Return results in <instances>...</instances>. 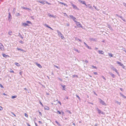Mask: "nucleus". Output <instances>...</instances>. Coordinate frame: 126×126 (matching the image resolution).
I'll return each instance as SVG.
<instances>
[{
  "instance_id": "1",
  "label": "nucleus",
  "mask_w": 126,
  "mask_h": 126,
  "mask_svg": "<svg viewBox=\"0 0 126 126\" xmlns=\"http://www.w3.org/2000/svg\"><path fill=\"white\" fill-rule=\"evenodd\" d=\"M110 67L111 69L114 71H115L118 75L119 74V73L118 72V70L113 66L111 65L110 66Z\"/></svg>"
},
{
  "instance_id": "2",
  "label": "nucleus",
  "mask_w": 126,
  "mask_h": 126,
  "mask_svg": "<svg viewBox=\"0 0 126 126\" xmlns=\"http://www.w3.org/2000/svg\"><path fill=\"white\" fill-rule=\"evenodd\" d=\"M57 32L58 33V35L59 36H60L62 39H63L64 38V37L62 33L58 30H57Z\"/></svg>"
},
{
  "instance_id": "3",
  "label": "nucleus",
  "mask_w": 126,
  "mask_h": 126,
  "mask_svg": "<svg viewBox=\"0 0 126 126\" xmlns=\"http://www.w3.org/2000/svg\"><path fill=\"white\" fill-rule=\"evenodd\" d=\"M98 99L99 100V102L101 104L103 105H106V103H105L104 101L100 98H99Z\"/></svg>"
},
{
  "instance_id": "4",
  "label": "nucleus",
  "mask_w": 126,
  "mask_h": 126,
  "mask_svg": "<svg viewBox=\"0 0 126 126\" xmlns=\"http://www.w3.org/2000/svg\"><path fill=\"white\" fill-rule=\"evenodd\" d=\"M0 49L2 51H3L4 50V47L0 43Z\"/></svg>"
},
{
  "instance_id": "5",
  "label": "nucleus",
  "mask_w": 126,
  "mask_h": 126,
  "mask_svg": "<svg viewBox=\"0 0 126 126\" xmlns=\"http://www.w3.org/2000/svg\"><path fill=\"white\" fill-rule=\"evenodd\" d=\"M75 22H76L77 25L78 26L80 27H82V26L81 24H80L79 22H78L77 21H75Z\"/></svg>"
},
{
  "instance_id": "6",
  "label": "nucleus",
  "mask_w": 126,
  "mask_h": 126,
  "mask_svg": "<svg viewBox=\"0 0 126 126\" xmlns=\"http://www.w3.org/2000/svg\"><path fill=\"white\" fill-rule=\"evenodd\" d=\"M8 20L9 22L11 21V19L12 18V16L10 12L8 13Z\"/></svg>"
},
{
  "instance_id": "7",
  "label": "nucleus",
  "mask_w": 126,
  "mask_h": 126,
  "mask_svg": "<svg viewBox=\"0 0 126 126\" xmlns=\"http://www.w3.org/2000/svg\"><path fill=\"white\" fill-rule=\"evenodd\" d=\"M86 6V7H88L90 9L92 10H93V8L92 7V6L90 5V4H88L87 5L86 4V5H85Z\"/></svg>"
},
{
  "instance_id": "8",
  "label": "nucleus",
  "mask_w": 126,
  "mask_h": 126,
  "mask_svg": "<svg viewBox=\"0 0 126 126\" xmlns=\"http://www.w3.org/2000/svg\"><path fill=\"white\" fill-rule=\"evenodd\" d=\"M89 40L91 41L96 42L97 40V39L96 38H90Z\"/></svg>"
},
{
  "instance_id": "9",
  "label": "nucleus",
  "mask_w": 126,
  "mask_h": 126,
  "mask_svg": "<svg viewBox=\"0 0 126 126\" xmlns=\"http://www.w3.org/2000/svg\"><path fill=\"white\" fill-rule=\"evenodd\" d=\"M69 16L70 18L73 19V20H74L75 22V21H76L75 20V19H76V18L74 16L72 15H70Z\"/></svg>"
},
{
  "instance_id": "10",
  "label": "nucleus",
  "mask_w": 126,
  "mask_h": 126,
  "mask_svg": "<svg viewBox=\"0 0 126 126\" xmlns=\"http://www.w3.org/2000/svg\"><path fill=\"white\" fill-rule=\"evenodd\" d=\"M97 110L98 111V114H100L101 113L102 114H103V112H101V110L98 108H97Z\"/></svg>"
},
{
  "instance_id": "11",
  "label": "nucleus",
  "mask_w": 126,
  "mask_h": 126,
  "mask_svg": "<svg viewBox=\"0 0 126 126\" xmlns=\"http://www.w3.org/2000/svg\"><path fill=\"white\" fill-rule=\"evenodd\" d=\"M79 2L81 3L84 4L85 5H86V4L85 3V1H82L81 0H78Z\"/></svg>"
},
{
  "instance_id": "12",
  "label": "nucleus",
  "mask_w": 126,
  "mask_h": 126,
  "mask_svg": "<svg viewBox=\"0 0 126 126\" xmlns=\"http://www.w3.org/2000/svg\"><path fill=\"white\" fill-rule=\"evenodd\" d=\"M21 8H22V9H24L27 10H30L31 11H32L31 9H30V8H28L26 7H21Z\"/></svg>"
},
{
  "instance_id": "13",
  "label": "nucleus",
  "mask_w": 126,
  "mask_h": 126,
  "mask_svg": "<svg viewBox=\"0 0 126 126\" xmlns=\"http://www.w3.org/2000/svg\"><path fill=\"white\" fill-rule=\"evenodd\" d=\"M45 1H46V0H43V1L38 0V1H37L38 2L44 5L45 4Z\"/></svg>"
},
{
  "instance_id": "14",
  "label": "nucleus",
  "mask_w": 126,
  "mask_h": 126,
  "mask_svg": "<svg viewBox=\"0 0 126 126\" xmlns=\"http://www.w3.org/2000/svg\"><path fill=\"white\" fill-rule=\"evenodd\" d=\"M47 15L49 17H53L54 18H55L56 17V16H54L53 15H51L50 13L48 14H47Z\"/></svg>"
},
{
  "instance_id": "15",
  "label": "nucleus",
  "mask_w": 126,
  "mask_h": 126,
  "mask_svg": "<svg viewBox=\"0 0 126 126\" xmlns=\"http://www.w3.org/2000/svg\"><path fill=\"white\" fill-rule=\"evenodd\" d=\"M72 5L73 6V8H74L75 9H78L77 7L73 4H72Z\"/></svg>"
},
{
  "instance_id": "16",
  "label": "nucleus",
  "mask_w": 126,
  "mask_h": 126,
  "mask_svg": "<svg viewBox=\"0 0 126 126\" xmlns=\"http://www.w3.org/2000/svg\"><path fill=\"white\" fill-rule=\"evenodd\" d=\"M98 52L100 54H103L104 53V52L102 50H98Z\"/></svg>"
},
{
  "instance_id": "17",
  "label": "nucleus",
  "mask_w": 126,
  "mask_h": 126,
  "mask_svg": "<svg viewBox=\"0 0 126 126\" xmlns=\"http://www.w3.org/2000/svg\"><path fill=\"white\" fill-rule=\"evenodd\" d=\"M35 64L39 67L40 68H42V66L40 64H38L37 63H36Z\"/></svg>"
},
{
  "instance_id": "18",
  "label": "nucleus",
  "mask_w": 126,
  "mask_h": 126,
  "mask_svg": "<svg viewBox=\"0 0 126 126\" xmlns=\"http://www.w3.org/2000/svg\"><path fill=\"white\" fill-rule=\"evenodd\" d=\"M22 25L24 26H28L29 25L27 23H23L22 24Z\"/></svg>"
},
{
  "instance_id": "19",
  "label": "nucleus",
  "mask_w": 126,
  "mask_h": 126,
  "mask_svg": "<svg viewBox=\"0 0 126 126\" xmlns=\"http://www.w3.org/2000/svg\"><path fill=\"white\" fill-rule=\"evenodd\" d=\"M44 109L45 110H48L49 109V108L47 106H45L44 107Z\"/></svg>"
},
{
  "instance_id": "20",
  "label": "nucleus",
  "mask_w": 126,
  "mask_h": 126,
  "mask_svg": "<svg viewBox=\"0 0 126 126\" xmlns=\"http://www.w3.org/2000/svg\"><path fill=\"white\" fill-rule=\"evenodd\" d=\"M3 56L5 58H6L7 57H9V56L7 55L6 54H2Z\"/></svg>"
},
{
  "instance_id": "21",
  "label": "nucleus",
  "mask_w": 126,
  "mask_h": 126,
  "mask_svg": "<svg viewBox=\"0 0 126 126\" xmlns=\"http://www.w3.org/2000/svg\"><path fill=\"white\" fill-rule=\"evenodd\" d=\"M45 26H46V27H47L48 28H49L50 29H51L52 30H53V29L51 28V27H49V26L48 25H47V24H45L44 25Z\"/></svg>"
},
{
  "instance_id": "22",
  "label": "nucleus",
  "mask_w": 126,
  "mask_h": 126,
  "mask_svg": "<svg viewBox=\"0 0 126 126\" xmlns=\"http://www.w3.org/2000/svg\"><path fill=\"white\" fill-rule=\"evenodd\" d=\"M117 63L118 64H119L121 66H122L123 64L121 63L120 62L118 61L117 62Z\"/></svg>"
},
{
  "instance_id": "23",
  "label": "nucleus",
  "mask_w": 126,
  "mask_h": 126,
  "mask_svg": "<svg viewBox=\"0 0 126 126\" xmlns=\"http://www.w3.org/2000/svg\"><path fill=\"white\" fill-rule=\"evenodd\" d=\"M75 40L77 41L79 40L80 42H82V40L80 39H79L78 38H77V37H75Z\"/></svg>"
},
{
  "instance_id": "24",
  "label": "nucleus",
  "mask_w": 126,
  "mask_h": 126,
  "mask_svg": "<svg viewBox=\"0 0 126 126\" xmlns=\"http://www.w3.org/2000/svg\"><path fill=\"white\" fill-rule=\"evenodd\" d=\"M120 94L121 96L122 97H123V98H126V97L124 96L123 94H122L121 93H120Z\"/></svg>"
},
{
  "instance_id": "25",
  "label": "nucleus",
  "mask_w": 126,
  "mask_h": 126,
  "mask_svg": "<svg viewBox=\"0 0 126 126\" xmlns=\"http://www.w3.org/2000/svg\"><path fill=\"white\" fill-rule=\"evenodd\" d=\"M110 74L111 75V76L113 78H114L115 77V76L114 74H112L111 73H110Z\"/></svg>"
},
{
  "instance_id": "26",
  "label": "nucleus",
  "mask_w": 126,
  "mask_h": 126,
  "mask_svg": "<svg viewBox=\"0 0 126 126\" xmlns=\"http://www.w3.org/2000/svg\"><path fill=\"white\" fill-rule=\"evenodd\" d=\"M74 50L78 52V53H79L80 52V51H79L78 50L76 49H75V48L74 49Z\"/></svg>"
},
{
  "instance_id": "27",
  "label": "nucleus",
  "mask_w": 126,
  "mask_h": 126,
  "mask_svg": "<svg viewBox=\"0 0 126 126\" xmlns=\"http://www.w3.org/2000/svg\"><path fill=\"white\" fill-rule=\"evenodd\" d=\"M17 50H20V51H24V52H25V51H24V50L22 49H21V48H17Z\"/></svg>"
},
{
  "instance_id": "28",
  "label": "nucleus",
  "mask_w": 126,
  "mask_h": 126,
  "mask_svg": "<svg viewBox=\"0 0 126 126\" xmlns=\"http://www.w3.org/2000/svg\"><path fill=\"white\" fill-rule=\"evenodd\" d=\"M15 64L18 66H20V65L18 63H15Z\"/></svg>"
},
{
  "instance_id": "29",
  "label": "nucleus",
  "mask_w": 126,
  "mask_h": 126,
  "mask_svg": "<svg viewBox=\"0 0 126 126\" xmlns=\"http://www.w3.org/2000/svg\"><path fill=\"white\" fill-rule=\"evenodd\" d=\"M16 16H19L20 15V14L19 13H17L16 14Z\"/></svg>"
},
{
  "instance_id": "30",
  "label": "nucleus",
  "mask_w": 126,
  "mask_h": 126,
  "mask_svg": "<svg viewBox=\"0 0 126 126\" xmlns=\"http://www.w3.org/2000/svg\"><path fill=\"white\" fill-rule=\"evenodd\" d=\"M110 57H113V54L111 53H108Z\"/></svg>"
},
{
  "instance_id": "31",
  "label": "nucleus",
  "mask_w": 126,
  "mask_h": 126,
  "mask_svg": "<svg viewBox=\"0 0 126 126\" xmlns=\"http://www.w3.org/2000/svg\"><path fill=\"white\" fill-rule=\"evenodd\" d=\"M116 15L118 16V17H120V18H121L122 19H123V18L122 16H119V15Z\"/></svg>"
},
{
  "instance_id": "32",
  "label": "nucleus",
  "mask_w": 126,
  "mask_h": 126,
  "mask_svg": "<svg viewBox=\"0 0 126 126\" xmlns=\"http://www.w3.org/2000/svg\"><path fill=\"white\" fill-rule=\"evenodd\" d=\"M17 96L16 95H14V96H13L11 98L12 99H14V98H15Z\"/></svg>"
},
{
  "instance_id": "33",
  "label": "nucleus",
  "mask_w": 126,
  "mask_h": 126,
  "mask_svg": "<svg viewBox=\"0 0 126 126\" xmlns=\"http://www.w3.org/2000/svg\"><path fill=\"white\" fill-rule=\"evenodd\" d=\"M55 122L56 124H57V125H58L59 126L60 125V124L59 123V122L57 121H55Z\"/></svg>"
},
{
  "instance_id": "34",
  "label": "nucleus",
  "mask_w": 126,
  "mask_h": 126,
  "mask_svg": "<svg viewBox=\"0 0 126 126\" xmlns=\"http://www.w3.org/2000/svg\"><path fill=\"white\" fill-rule=\"evenodd\" d=\"M26 22L28 23L29 24H31L32 23L30 21H26Z\"/></svg>"
},
{
  "instance_id": "35",
  "label": "nucleus",
  "mask_w": 126,
  "mask_h": 126,
  "mask_svg": "<svg viewBox=\"0 0 126 126\" xmlns=\"http://www.w3.org/2000/svg\"><path fill=\"white\" fill-rule=\"evenodd\" d=\"M86 47H87V48L89 49H91V47H90L89 46H88V45L87 46H86Z\"/></svg>"
},
{
  "instance_id": "36",
  "label": "nucleus",
  "mask_w": 126,
  "mask_h": 126,
  "mask_svg": "<svg viewBox=\"0 0 126 126\" xmlns=\"http://www.w3.org/2000/svg\"><path fill=\"white\" fill-rule=\"evenodd\" d=\"M92 67L93 68H94L96 69H97V67L96 66H94L93 65H92Z\"/></svg>"
},
{
  "instance_id": "37",
  "label": "nucleus",
  "mask_w": 126,
  "mask_h": 126,
  "mask_svg": "<svg viewBox=\"0 0 126 126\" xmlns=\"http://www.w3.org/2000/svg\"><path fill=\"white\" fill-rule=\"evenodd\" d=\"M45 3L48 4V5H50L51 4L50 3L46 1H45Z\"/></svg>"
},
{
  "instance_id": "38",
  "label": "nucleus",
  "mask_w": 126,
  "mask_h": 126,
  "mask_svg": "<svg viewBox=\"0 0 126 126\" xmlns=\"http://www.w3.org/2000/svg\"><path fill=\"white\" fill-rule=\"evenodd\" d=\"M73 77L74 78L75 77H78V76L77 75H74L73 76Z\"/></svg>"
},
{
  "instance_id": "39",
  "label": "nucleus",
  "mask_w": 126,
  "mask_h": 126,
  "mask_svg": "<svg viewBox=\"0 0 126 126\" xmlns=\"http://www.w3.org/2000/svg\"><path fill=\"white\" fill-rule=\"evenodd\" d=\"M16 9L15 8H14L13 9V13H14V14L16 11Z\"/></svg>"
},
{
  "instance_id": "40",
  "label": "nucleus",
  "mask_w": 126,
  "mask_h": 126,
  "mask_svg": "<svg viewBox=\"0 0 126 126\" xmlns=\"http://www.w3.org/2000/svg\"><path fill=\"white\" fill-rule=\"evenodd\" d=\"M109 29L110 30H112L113 29H112V28L111 27V26H109Z\"/></svg>"
},
{
  "instance_id": "41",
  "label": "nucleus",
  "mask_w": 126,
  "mask_h": 126,
  "mask_svg": "<svg viewBox=\"0 0 126 126\" xmlns=\"http://www.w3.org/2000/svg\"><path fill=\"white\" fill-rule=\"evenodd\" d=\"M66 112L69 113L70 114H71V112L69 110H66Z\"/></svg>"
},
{
  "instance_id": "42",
  "label": "nucleus",
  "mask_w": 126,
  "mask_h": 126,
  "mask_svg": "<svg viewBox=\"0 0 126 126\" xmlns=\"http://www.w3.org/2000/svg\"><path fill=\"white\" fill-rule=\"evenodd\" d=\"M116 103L119 105H120L121 104V103L118 101H116Z\"/></svg>"
},
{
  "instance_id": "43",
  "label": "nucleus",
  "mask_w": 126,
  "mask_h": 126,
  "mask_svg": "<svg viewBox=\"0 0 126 126\" xmlns=\"http://www.w3.org/2000/svg\"><path fill=\"white\" fill-rule=\"evenodd\" d=\"M12 32H8V34L9 35H12Z\"/></svg>"
},
{
  "instance_id": "44",
  "label": "nucleus",
  "mask_w": 126,
  "mask_h": 126,
  "mask_svg": "<svg viewBox=\"0 0 126 126\" xmlns=\"http://www.w3.org/2000/svg\"><path fill=\"white\" fill-rule=\"evenodd\" d=\"M3 110L2 107L1 106H0V110Z\"/></svg>"
},
{
  "instance_id": "45",
  "label": "nucleus",
  "mask_w": 126,
  "mask_h": 126,
  "mask_svg": "<svg viewBox=\"0 0 126 126\" xmlns=\"http://www.w3.org/2000/svg\"><path fill=\"white\" fill-rule=\"evenodd\" d=\"M76 96L79 99V100L80 99V98L79 96L78 95H76Z\"/></svg>"
},
{
  "instance_id": "46",
  "label": "nucleus",
  "mask_w": 126,
  "mask_h": 126,
  "mask_svg": "<svg viewBox=\"0 0 126 126\" xmlns=\"http://www.w3.org/2000/svg\"><path fill=\"white\" fill-rule=\"evenodd\" d=\"M63 5L64 6H66V7L68 6V5L64 3L63 4Z\"/></svg>"
},
{
  "instance_id": "47",
  "label": "nucleus",
  "mask_w": 126,
  "mask_h": 126,
  "mask_svg": "<svg viewBox=\"0 0 126 126\" xmlns=\"http://www.w3.org/2000/svg\"><path fill=\"white\" fill-rule=\"evenodd\" d=\"M57 112L59 114H61V112L59 110L57 111Z\"/></svg>"
},
{
  "instance_id": "48",
  "label": "nucleus",
  "mask_w": 126,
  "mask_h": 126,
  "mask_svg": "<svg viewBox=\"0 0 126 126\" xmlns=\"http://www.w3.org/2000/svg\"><path fill=\"white\" fill-rule=\"evenodd\" d=\"M0 87L2 88H4L3 86L1 84H0Z\"/></svg>"
},
{
  "instance_id": "49",
  "label": "nucleus",
  "mask_w": 126,
  "mask_h": 126,
  "mask_svg": "<svg viewBox=\"0 0 126 126\" xmlns=\"http://www.w3.org/2000/svg\"><path fill=\"white\" fill-rule=\"evenodd\" d=\"M93 7L96 9V10H98L97 9V7L94 6H93Z\"/></svg>"
},
{
  "instance_id": "50",
  "label": "nucleus",
  "mask_w": 126,
  "mask_h": 126,
  "mask_svg": "<svg viewBox=\"0 0 126 126\" xmlns=\"http://www.w3.org/2000/svg\"><path fill=\"white\" fill-rule=\"evenodd\" d=\"M121 66L122 67V68H123L125 69V66L123 64V65H122V66Z\"/></svg>"
},
{
  "instance_id": "51",
  "label": "nucleus",
  "mask_w": 126,
  "mask_h": 126,
  "mask_svg": "<svg viewBox=\"0 0 126 126\" xmlns=\"http://www.w3.org/2000/svg\"><path fill=\"white\" fill-rule=\"evenodd\" d=\"M122 50H123V51H125V52H126V50H125V48H123V49H122Z\"/></svg>"
},
{
  "instance_id": "52",
  "label": "nucleus",
  "mask_w": 126,
  "mask_h": 126,
  "mask_svg": "<svg viewBox=\"0 0 126 126\" xmlns=\"http://www.w3.org/2000/svg\"><path fill=\"white\" fill-rule=\"evenodd\" d=\"M40 103L43 107V105L41 102H40Z\"/></svg>"
},
{
  "instance_id": "53",
  "label": "nucleus",
  "mask_w": 126,
  "mask_h": 126,
  "mask_svg": "<svg viewBox=\"0 0 126 126\" xmlns=\"http://www.w3.org/2000/svg\"><path fill=\"white\" fill-rule=\"evenodd\" d=\"M25 115L26 117H28V115L27 114H26V113H25Z\"/></svg>"
},
{
  "instance_id": "54",
  "label": "nucleus",
  "mask_w": 126,
  "mask_h": 126,
  "mask_svg": "<svg viewBox=\"0 0 126 126\" xmlns=\"http://www.w3.org/2000/svg\"><path fill=\"white\" fill-rule=\"evenodd\" d=\"M58 79L60 80L61 81H62V79H61V78H58Z\"/></svg>"
},
{
  "instance_id": "55",
  "label": "nucleus",
  "mask_w": 126,
  "mask_h": 126,
  "mask_svg": "<svg viewBox=\"0 0 126 126\" xmlns=\"http://www.w3.org/2000/svg\"><path fill=\"white\" fill-rule=\"evenodd\" d=\"M94 74L95 75H97V73L96 72H94Z\"/></svg>"
},
{
  "instance_id": "56",
  "label": "nucleus",
  "mask_w": 126,
  "mask_h": 126,
  "mask_svg": "<svg viewBox=\"0 0 126 126\" xmlns=\"http://www.w3.org/2000/svg\"><path fill=\"white\" fill-rule=\"evenodd\" d=\"M102 78L103 79H104L105 80H106V79L103 76H102Z\"/></svg>"
},
{
  "instance_id": "57",
  "label": "nucleus",
  "mask_w": 126,
  "mask_h": 126,
  "mask_svg": "<svg viewBox=\"0 0 126 126\" xmlns=\"http://www.w3.org/2000/svg\"><path fill=\"white\" fill-rule=\"evenodd\" d=\"M84 45H85V46L86 47V46L87 45L85 42H84Z\"/></svg>"
},
{
  "instance_id": "58",
  "label": "nucleus",
  "mask_w": 126,
  "mask_h": 126,
  "mask_svg": "<svg viewBox=\"0 0 126 126\" xmlns=\"http://www.w3.org/2000/svg\"><path fill=\"white\" fill-rule=\"evenodd\" d=\"M84 45H85V46L86 47V46L87 45L85 42H84Z\"/></svg>"
},
{
  "instance_id": "59",
  "label": "nucleus",
  "mask_w": 126,
  "mask_h": 126,
  "mask_svg": "<svg viewBox=\"0 0 126 126\" xmlns=\"http://www.w3.org/2000/svg\"><path fill=\"white\" fill-rule=\"evenodd\" d=\"M84 45H85V46L86 47V46L87 45L85 42H84Z\"/></svg>"
},
{
  "instance_id": "60",
  "label": "nucleus",
  "mask_w": 126,
  "mask_h": 126,
  "mask_svg": "<svg viewBox=\"0 0 126 126\" xmlns=\"http://www.w3.org/2000/svg\"><path fill=\"white\" fill-rule=\"evenodd\" d=\"M58 103H59L60 105H61V103L60 101H58Z\"/></svg>"
},
{
  "instance_id": "61",
  "label": "nucleus",
  "mask_w": 126,
  "mask_h": 126,
  "mask_svg": "<svg viewBox=\"0 0 126 126\" xmlns=\"http://www.w3.org/2000/svg\"><path fill=\"white\" fill-rule=\"evenodd\" d=\"M98 124H95V125H94V126H98Z\"/></svg>"
},
{
  "instance_id": "62",
  "label": "nucleus",
  "mask_w": 126,
  "mask_h": 126,
  "mask_svg": "<svg viewBox=\"0 0 126 126\" xmlns=\"http://www.w3.org/2000/svg\"><path fill=\"white\" fill-rule=\"evenodd\" d=\"M66 25H67V26L68 27V26H69V23H67L66 24Z\"/></svg>"
},
{
  "instance_id": "63",
  "label": "nucleus",
  "mask_w": 126,
  "mask_h": 126,
  "mask_svg": "<svg viewBox=\"0 0 126 126\" xmlns=\"http://www.w3.org/2000/svg\"><path fill=\"white\" fill-rule=\"evenodd\" d=\"M85 62L86 63H88V61L87 60H85Z\"/></svg>"
},
{
  "instance_id": "64",
  "label": "nucleus",
  "mask_w": 126,
  "mask_h": 126,
  "mask_svg": "<svg viewBox=\"0 0 126 126\" xmlns=\"http://www.w3.org/2000/svg\"><path fill=\"white\" fill-rule=\"evenodd\" d=\"M123 5H124L126 7V3H123Z\"/></svg>"
}]
</instances>
